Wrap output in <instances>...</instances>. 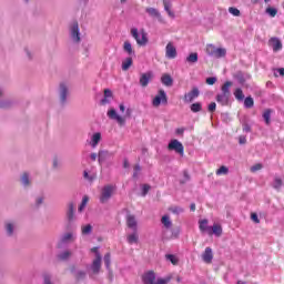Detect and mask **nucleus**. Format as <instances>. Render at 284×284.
<instances>
[{"mask_svg":"<svg viewBox=\"0 0 284 284\" xmlns=\"http://www.w3.org/2000/svg\"><path fill=\"white\" fill-rule=\"evenodd\" d=\"M166 261H170L172 265H179V258L175 255L166 254L165 255Z\"/></svg>","mask_w":284,"mask_h":284,"instance_id":"obj_38","label":"nucleus"},{"mask_svg":"<svg viewBox=\"0 0 284 284\" xmlns=\"http://www.w3.org/2000/svg\"><path fill=\"white\" fill-rule=\"evenodd\" d=\"M62 243H68V241H72V233H65L62 239Z\"/></svg>","mask_w":284,"mask_h":284,"instance_id":"obj_49","label":"nucleus"},{"mask_svg":"<svg viewBox=\"0 0 284 284\" xmlns=\"http://www.w3.org/2000/svg\"><path fill=\"white\" fill-rule=\"evenodd\" d=\"M229 12H230L231 14H233V17H241V11H240L239 9L234 8V7H231V8L229 9Z\"/></svg>","mask_w":284,"mask_h":284,"instance_id":"obj_45","label":"nucleus"},{"mask_svg":"<svg viewBox=\"0 0 284 284\" xmlns=\"http://www.w3.org/2000/svg\"><path fill=\"white\" fill-rule=\"evenodd\" d=\"M24 53H26V57L29 61H32L33 57H34V53H32V51L30 50V48H26L24 49Z\"/></svg>","mask_w":284,"mask_h":284,"instance_id":"obj_44","label":"nucleus"},{"mask_svg":"<svg viewBox=\"0 0 284 284\" xmlns=\"http://www.w3.org/2000/svg\"><path fill=\"white\" fill-rule=\"evenodd\" d=\"M161 221H162V224L164 225V227H166V230H170V227H172V221H170L169 215L162 216Z\"/></svg>","mask_w":284,"mask_h":284,"instance_id":"obj_33","label":"nucleus"},{"mask_svg":"<svg viewBox=\"0 0 284 284\" xmlns=\"http://www.w3.org/2000/svg\"><path fill=\"white\" fill-rule=\"evenodd\" d=\"M156 273L154 271H148L142 275L143 284H155Z\"/></svg>","mask_w":284,"mask_h":284,"instance_id":"obj_7","label":"nucleus"},{"mask_svg":"<svg viewBox=\"0 0 284 284\" xmlns=\"http://www.w3.org/2000/svg\"><path fill=\"white\" fill-rule=\"evenodd\" d=\"M90 159L91 161H97V153H91Z\"/></svg>","mask_w":284,"mask_h":284,"instance_id":"obj_63","label":"nucleus"},{"mask_svg":"<svg viewBox=\"0 0 284 284\" xmlns=\"http://www.w3.org/2000/svg\"><path fill=\"white\" fill-rule=\"evenodd\" d=\"M4 230H6L7 236H14V230H17V223L6 222Z\"/></svg>","mask_w":284,"mask_h":284,"instance_id":"obj_16","label":"nucleus"},{"mask_svg":"<svg viewBox=\"0 0 284 284\" xmlns=\"http://www.w3.org/2000/svg\"><path fill=\"white\" fill-rule=\"evenodd\" d=\"M91 233H92V225L91 224L82 226V234H91Z\"/></svg>","mask_w":284,"mask_h":284,"instance_id":"obj_46","label":"nucleus"},{"mask_svg":"<svg viewBox=\"0 0 284 284\" xmlns=\"http://www.w3.org/2000/svg\"><path fill=\"white\" fill-rule=\"evenodd\" d=\"M214 83H216V78L215 77L206 78V84L207 85H214Z\"/></svg>","mask_w":284,"mask_h":284,"instance_id":"obj_53","label":"nucleus"},{"mask_svg":"<svg viewBox=\"0 0 284 284\" xmlns=\"http://www.w3.org/2000/svg\"><path fill=\"white\" fill-rule=\"evenodd\" d=\"M186 63H190V64L199 63V53L196 52L190 53L189 57L186 58Z\"/></svg>","mask_w":284,"mask_h":284,"instance_id":"obj_25","label":"nucleus"},{"mask_svg":"<svg viewBox=\"0 0 284 284\" xmlns=\"http://www.w3.org/2000/svg\"><path fill=\"white\" fill-rule=\"evenodd\" d=\"M215 100L220 103V105H229L230 104V95L226 93H219Z\"/></svg>","mask_w":284,"mask_h":284,"instance_id":"obj_17","label":"nucleus"},{"mask_svg":"<svg viewBox=\"0 0 284 284\" xmlns=\"http://www.w3.org/2000/svg\"><path fill=\"white\" fill-rule=\"evenodd\" d=\"M233 83L232 81H226L222 87H221V93L222 94H227L231 97L230 88H232Z\"/></svg>","mask_w":284,"mask_h":284,"instance_id":"obj_23","label":"nucleus"},{"mask_svg":"<svg viewBox=\"0 0 284 284\" xmlns=\"http://www.w3.org/2000/svg\"><path fill=\"white\" fill-rule=\"evenodd\" d=\"M251 220L253 223H261V220L258 219V215L256 213L251 214Z\"/></svg>","mask_w":284,"mask_h":284,"instance_id":"obj_54","label":"nucleus"},{"mask_svg":"<svg viewBox=\"0 0 284 284\" xmlns=\"http://www.w3.org/2000/svg\"><path fill=\"white\" fill-rule=\"evenodd\" d=\"M126 241L129 245H134V243H139V233L136 232V230L126 236Z\"/></svg>","mask_w":284,"mask_h":284,"instance_id":"obj_21","label":"nucleus"},{"mask_svg":"<svg viewBox=\"0 0 284 284\" xmlns=\"http://www.w3.org/2000/svg\"><path fill=\"white\" fill-rule=\"evenodd\" d=\"M216 47H214V44H207L206 45V54H209L210 57H215L216 55Z\"/></svg>","mask_w":284,"mask_h":284,"instance_id":"obj_32","label":"nucleus"},{"mask_svg":"<svg viewBox=\"0 0 284 284\" xmlns=\"http://www.w3.org/2000/svg\"><path fill=\"white\" fill-rule=\"evenodd\" d=\"M89 201H90V197L88 195H84L78 211L82 212L83 210H85V205H88Z\"/></svg>","mask_w":284,"mask_h":284,"instance_id":"obj_40","label":"nucleus"},{"mask_svg":"<svg viewBox=\"0 0 284 284\" xmlns=\"http://www.w3.org/2000/svg\"><path fill=\"white\" fill-rule=\"evenodd\" d=\"M263 119H264L266 125H270L271 119H272V109H266V110L263 112Z\"/></svg>","mask_w":284,"mask_h":284,"instance_id":"obj_29","label":"nucleus"},{"mask_svg":"<svg viewBox=\"0 0 284 284\" xmlns=\"http://www.w3.org/2000/svg\"><path fill=\"white\" fill-rule=\"evenodd\" d=\"M166 59H176V47L172 42H169L165 48Z\"/></svg>","mask_w":284,"mask_h":284,"instance_id":"obj_10","label":"nucleus"},{"mask_svg":"<svg viewBox=\"0 0 284 284\" xmlns=\"http://www.w3.org/2000/svg\"><path fill=\"white\" fill-rule=\"evenodd\" d=\"M213 234L216 235V236H222L223 226H221V224H213V226H211V236Z\"/></svg>","mask_w":284,"mask_h":284,"instance_id":"obj_22","label":"nucleus"},{"mask_svg":"<svg viewBox=\"0 0 284 284\" xmlns=\"http://www.w3.org/2000/svg\"><path fill=\"white\" fill-rule=\"evenodd\" d=\"M14 105V101L12 100H1L0 101V109L8 110Z\"/></svg>","mask_w":284,"mask_h":284,"instance_id":"obj_24","label":"nucleus"},{"mask_svg":"<svg viewBox=\"0 0 284 284\" xmlns=\"http://www.w3.org/2000/svg\"><path fill=\"white\" fill-rule=\"evenodd\" d=\"M161 83L166 88H172V85H174V79H172V75L164 73L161 77Z\"/></svg>","mask_w":284,"mask_h":284,"instance_id":"obj_19","label":"nucleus"},{"mask_svg":"<svg viewBox=\"0 0 284 284\" xmlns=\"http://www.w3.org/2000/svg\"><path fill=\"white\" fill-rule=\"evenodd\" d=\"M201 110H203V105L201 104V102H195L193 104H191V112H201Z\"/></svg>","mask_w":284,"mask_h":284,"instance_id":"obj_35","label":"nucleus"},{"mask_svg":"<svg viewBox=\"0 0 284 284\" xmlns=\"http://www.w3.org/2000/svg\"><path fill=\"white\" fill-rule=\"evenodd\" d=\"M244 108H247V109L254 108V99L252 97L245 98Z\"/></svg>","mask_w":284,"mask_h":284,"instance_id":"obj_37","label":"nucleus"},{"mask_svg":"<svg viewBox=\"0 0 284 284\" xmlns=\"http://www.w3.org/2000/svg\"><path fill=\"white\" fill-rule=\"evenodd\" d=\"M239 142L241 145H244V143H247V139H245V136L241 135L239 139Z\"/></svg>","mask_w":284,"mask_h":284,"instance_id":"obj_60","label":"nucleus"},{"mask_svg":"<svg viewBox=\"0 0 284 284\" xmlns=\"http://www.w3.org/2000/svg\"><path fill=\"white\" fill-rule=\"evenodd\" d=\"M108 116L109 119H112L113 121H116L120 125H124L125 124V119L121 115L116 114V110L111 109L108 111Z\"/></svg>","mask_w":284,"mask_h":284,"instance_id":"obj_9","label":"nucleus"},{"mask_svg":"<svg viewBox=\"0 0 284 284\" xmlns=\"http://www.w3.org/2000/svg\"><path fill=\"white\" fill-rule=\"evenodd\" d=\"M277 72L280 73L281 77H284V69L283 68L277 69Z\"/></svg>","mask_w":284,"mask_h":284,"instance_id":"obj_64","label":"nucleus"},{"mask_svg":"<svg viewBox=\"0 0 284 284\" xmlns=\"http://www.w3.org/2000/svg\"><path fill=\"white\" fill-rule=\"evenodd\" d=\"M225 54H227V50H225L223 48H217L215 50V58L216 59H221V58L225 57Z\"/></svg>","mask_w":284,"mask_h":284,"instance_id":"obj_36","label":"nucleus"},{"mask_svg":"<svg viewBox=\"0 0 284 284\" xmlns=\"http://www.w3.org/2000/svg\"><path fill=\"white\" fill-rule=\"evenodd\" d=\"M184 132H185V129H184V128H179V129H176V131H175V133H176V134H180L181 136H183Z\"/></svg>","mask_w":284,"mask_h":284,"instance_id":"obj_59","label":"nucleus"},{"mask_svg":"<svg viewBox=\"0 0 284 284\" xmlns=\"http://www.w3.org/2000/svg\"><path fill=\"white\" fill-rule=\"evenodd\" d=\"M72 256V253L70 251H64L63 253L58 255V258L60 261H68Z\"/></svg>","mask_w":284,"mask_h":284,"instance_id":"obj_41","label":"nucleus"},{"mask_svg":"<svg viewBox=\"0 0 284 284\" xmlns=\"http://www.w3.org/2000/svg\"><path fill=\"white\" fill-rule=\"evenodd\" d=\"M163 6H164V10H165V12H168L169 17L174 19V13H173V11L171 9L172 4L170 3V1L163 0Z\"/></svg>","mask_w":284,"mask_h":284,"instance_id":"obj_28","label":"nucleus"},{"mask_svg":"<svg viewBox=\"0 0 284 284\" xmlns=\"http://www.w3.org/2000/svg\"><path fill=\"white\" fill-rule=\"evenodd\" d=\"M131 34L133 39H135L138 45H146L148 44V33L145 30H141L139 33L138 29H132Z\"/></svg>","mask_w":284,"mask_h":284,"instance_id":"obj_4","label":"nucleus"},{"mask_svg":"<svg viewBox=\"0 0 284 284\" xmlns=\"http://www.w3.org/2000/svg\"><path fill=\"white\" fill-rule=\"evenodd\" d=\"M126 225L130 227V230H133V232H136V217L132 214L126 215Z\"/></svg>","mask_w":284,"mask_h":284,"instance_id":"obj_18","label":"nucleus"},{"mask_svg":"<svg viewBox=\"0 0 284 284\" xmlns=\"http://www.w3.org/2000/svg\"><path fill=\"white\" fill-rule=\"evenodd\" d=\"M260 170H263V164H261V163H257V164L251 166V172H253V173L258 172Z\"/></svg>","mask_w":284,"mask_h":284,"instance_id":"obj_50","label":"nucleus"},{"mask_svg":"<svg viewBox=\"0 0 284 284\" xmlns=\"http://www.w3.org/2000/svg\"><path fill=\"white\" fill-rule=\"evenodd\" d=\"M71 39L75 42L79 43L81 41V33L79 32V22H73L71 26Z\"/></svg>","mask_w":284,"mask_h":284,"instance_id":"obj_8","label":"nucleus"},{"mask_svg":"<svg viewBox=\"0 0 284 284\" xmlns=\"http://www.w3.org/2000/svg\"><path fill=\"white\" fill-rule=\"evenodd\" d=\"M172 281V277L158 278L155 284H168Z\"/></svg>","mask_w":284,"mask_h":284,"instance_id":"obj_48","label":"nucleus"},{"mask_svg":"<svg viewBox=\"0 0 284 284\" xmlns=\"http://www.w3.org/2000/svg\"><path fill=\"white\" fill-rule=\"evenodd\" d=\"M114 190H116V186L112 184L103 186L100 194V203H108L112 199Z\"/></svg>","mask_w":284,"mask_h":284,"instance_id":"obj_2","label":"nucleus"},{"mask_svg":"<svg viewBox=\"0 0 284 284\" xmlns=\"http://www.w3.org/2000/svg\"><path fill=\"white\" fill-rule=\"evenodd\" d=\"M266 13L270 14V17H276V14H278V10H276L275 8L268 7L266 8Z\"/></svg>","mask_w":284,"mask_h":284,"instance_id":"obj_43","label":"nucleus"},{"mask_svg":"<svg viewBox=\"0 0 284 284\" xmlns=\"http://www.w3.org/2000/svg\"><path fill=\"white\" fill-rule=\"evenodd\" d=\"M151 186L149 184H143L142 186V196H146L148 192H150Z\"/></svg>","mask_w":284,"mask_h":284,"instance_id":"obj_51","label":"nucleus"},{"mask_svg":"<svg viewBox=\"0 0 284 284\" xmlns=\"http://www.w3.org/2000/svg\"><path fill=\"white\" fill-rule=\"evenodd\" d=\"M146 12L150 14V17H161V13L155 8H146Z\"/></svg>","mask_w":284,"mask_h":284,"instance_id":"obj_42","label":"nucleus"},{"mask_svg":"<svg viewBox=\"0 0 284 284\" xmlns=\"http://www.w3.org/2000/svg\"><path fill=\"white\" fill-rule=\"evenodd\" d=\"M134 172L140 173V172H141V165L135 164V165H134Z\"/></svg>","mask_w":284,"mask_h":284,"instance_id":"obj_62","label":"nucleus"},{"mask_svg":"<svg viewBox=\"0 0 284 284\" xmlns=\"http://www.w3.org/2000/svg\"><path fill=\"white\" fill-rule=\"evenodd\" d=\"M100 141H101V133L99 132L94 133L92 135L91 143H90L91 148H95L97 145H99Z\"/></svg>","mask_w":284,"mask_h":284,"instance_id":"obj_26","label":"nucleus"},{"mask_svg":"<svg viewBox=\"0 0 284 284\" xmlns=\"http://www.w3.org/2000/svg\"><path fill=\"white\" fill-rule=\"evenodd\" d=\"M150 81H152V72L142 73L140 77V85L142 88H148L150 84Z\"/></svg>","mask_w":284,"mask_h":284,"instance_id":"obj_12","label":"nucleus"},{"mask_svg":"<svg viewBox=\"0 0 284 284\" xmlns=\"http://www.w3.org/2000/svg\"><path fill=\"white\" fill-rule=\"evenodd\" d=\"M214 258V253L212 252V247H206L202 254V260L204 263H212V260Z\"/></svg>","mask_w":284,"mask_h":284,"instance_id":"obj_14","label":"nucleus"},{"mask_svg":"<svg viewBox=\"0 0 284 284\" xmlns=\"http://www.w3.org/2000/svg\"><path fill=\"white\" fill-rule=\"evenodd\" d=\"M243 132H252V126H250V124L244 123L243 124Z\"/></svg>","mask_w":284,"mask_h":284,"instance_id":"obj_58","label":"nucleus"},{"mask_svg":"<svg viewBox=\"0 0 284 284\" xmlns=\"http://www.w3.org/2000/svg\"><path fill=\"white\" fill-rule=\"evenodd\" d=\"M201 91L199 90V88L193 87L191 91L184 94L183 101L184 103H192V101H194V99H199Z\"/></svg>","mask_w":284,"mask_h":284,"instance_id":"obj_6","label":"nucleus"},{"mask_svg":"<svg viewBox=\"0 0 284 284\" xmlns=\"http://www.w3.org/2000/svg\"><path fill=\"white\" fill-rule=\"evenodd\" d=\"M104 98H105V99L112 98V91H111L110 89H105V90H104Z\"/></svg>","mask_w":284,"mask_h":284,"instance_id":"obj_57","label":"nucleus"},{"mask_svg":"<svg viewBox=\"0 0 284 284\" xmlns=\"http://www.w3.org/2000/svg\"><path fill=\"white\" fill-rule=\"evenodd\" d=\"M268 43L273 48V52H278V50H283V43L278 40V38H271Z\"/></svg>","mask_w":284,"mask_h":284,"instance_id":"obj_15","label":"nucleus"},{"mask_svg":"<svg viewBox=\"0 0 284 284\" xmlns=\"http://www.w3.org/2000/svg\"><path fill=\"white\" fill-rule=\"evenodd\" d=\"M234 97L237 101H243L245 99V94H243L242 89H236L234 92Z\"/></svg>","mask_w":284,"mask_h":284,"instance_id":"obj_39","label":"nucleus"},{"mask_svg":"<svg viewBox=\"0 0 284 284\" xmlns=\"http://www.w3.org/2000/svg\"><path fill=\"white\" fill-rule=\"evenodd\" d=\"M170 212L173 214H181L183 212V209L181 206H172L170 207Z\"/></svg>","mask_w":284,"mask_h":284,"instance_id":"obj_47","label":"nucleus"},{"mask_svg":"<svg viewBox=\"0 0 284 284\" xmlns=\"http://www.w3.org/2000/svg\"><path fill=\"white\" fill-rule=\"evenodd\" d=\"M123 168H125V169L130 168V162L128 161V159H124Z\"/></svg>","mask_w":284,"mask_h":284,"instance_id":"obj_61","label":"nucleus"},{"mask_svg":"<svg viewBox=\"0 0 284 284\" xmlns=\"http://www.w3.org/2000/svg\"><path fill=\"white\" fill-rule=\"evenodd\" d=\"M124 52H128L129 54H134V50L132 49V43L130 41H125L123 44Z\"/></svg>","mask_w":284,"mask_h":284,"instance_id":"obj_34","label":"nucleus"},{"mask_svg":"<svg viewBox=\"0 0 284 284\" xmlns=\"http://www.w3.org/2000/svg\"><path fill=\"white\" fill-rule=\"evenodd\" d=\"M162 105H168V93H165V90L161 89L159 90L158 94L152 100L153 108H160Z\"/></svg>","mask_w":284,"mask_h":284,"instance_id":"obj_3","label":"nucleus"},{"mask_svg":"<svg viewBox=\"0 0 284 284\" xmlns=\"http://www.w3.org/2000/svg\"><path fill=\"white\" fill-rule=\"evenodd\" d=\"M209 221L206 219L199 221L200 232L207 233L209 236H212V226H207Z\"/></svg>","mask_w":284,"mask_h":284,"instance_id":"obj_13","label":"nucleus"},{"mask_svg":"<svg viewBox=\"0 0 284 284\" xmlns=\"http://www.w3.org/2000/svg\"><path fill=\"white\" fill-rule=\"evenodd\" d=\"M19 181L23 190H30L34 183V178L32 176V173L24 171L20 174Z\"/></svg>","mask_w":284,"mask_h":284,"instance_id":"obj_1","label":"nucleus"},{"mask_svg":"<svg viewBox=\"0 0 284 284\" xmlns=\"http://www.w3.org/2000/svg\"><path fill=\"white\" fill-rule=\"evenodd\" d=\"M67 216H68L69 221H74V204L73 203L69 204Z\"/></svg>","mask_w":284,"mask_h":284,"instance_id":"obj_30","label":"nucleus"},{"mask_svg":"<svg viewBox=\"0 0 284 284\" xmlns=\"http://www.w3.org/2000/svg\"><path fill=\"white\" fill-rule=\"evenodd\" d=\"M132 63H133L132 58H126L122 62V70H123V72H128V70H130V68H132Z\"/></svg>","mask_w":284,"mask_h":284,"instance_id":"obj_27","label":"nucleus"},{"mask_svg":"<svg viewBox=\"0 0 284 284\" xmlns=\"http://www.w3.org/2000/svg\"><path fill=\"white\" fill-rule=\"evenodd\" d=\"M93 274L101 272V253H97V257L93 260L91 265Z\"/></svg>","mask_w":284,"mask_h":284,"instance_id":"obj_11","label":"nucleus"},{"mask_svg":"<svg viewBox=\"0 0 284 284\" xmlns=\"http://www.w3.org/2000/svg\"><path fill=\"white\" fill-rule=\"evenodd\" d=\"M209 112H216V102H211L209 104Z\"/></svg>","mask_w":284,"mask_h":284,"instance_id":"obj_55","label":"nucleus"},{"mask_svg":"<svg viewBox=\"0 0 284 284\" xmlns=\"http://www.w3.org/2000/svg\"><path fill=\"white\" fill-rule=\"evenodd\" d=\"M110 257H111L110 253H106L104 255V263H105L106 267H110Z\"/></svg>","mask_w":284,"mask_h":284,"instance_id":"obj_56","label":"nucleus"},{"mask_svg":"<svg viewBox=\"0 0 284 284\" xmlns=\"http://www.w3.org/2000/svg\"><path fill=\"white\" fill-rule=\"evenodd\" d=\"M168 150H173L180 154V156L185 154V148L183 146V143L179 142V140H172L168 145Z\"/></svg>","mask_w":284,"mask_h":284,"instance_id":"obj_5","label":"nucleus"},{"mask_svg":"<svg viewBox=\"0 0 284 284\" xmlns=\"http://www.w3.org/2000/svg\"><path fill=\"white\" fill-rule=\"evenodd\" d=\"M229 173H230V169H227V166L225 165H222L220 169L215 171L216 176H223Z\"/></svg>","mask_w":284,"mask_h":284,"instance_id":"obj_31","label":"nucleus"},{"mask_svg":"<svg viewBox=\"0 0 284 284\" xmlns=\"http://www.w3.org/2000/svg\"><path fill=\"white\" fill-rule=\"evenodd\" d=\"M68 99V87L64 83L60 84V101L61 103H65Z\"/></svg>","mask_w":284,"mask_h":284,"instance_id":"obj_20","label":"nucleus"},{"mask_svg":"<svg viewBox=\"0 0 284 284\" xmlns=\"http://www.w3.org/2000/svg\"><path fill=\"white\" fill-rule=\"evenodd\" d=\"M281 185H283V180H281V178L275 179V190H280Z\"/></svg>","mask_w":284,"mask_h":284,"instance_id":"obj_52","label":"nucleus"}]
</instances>
